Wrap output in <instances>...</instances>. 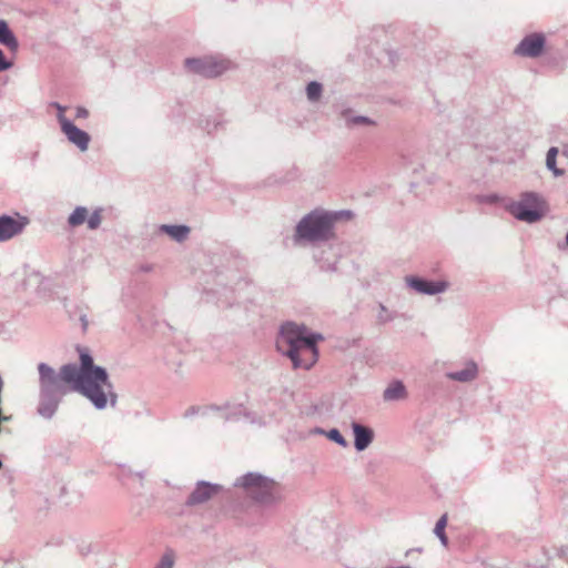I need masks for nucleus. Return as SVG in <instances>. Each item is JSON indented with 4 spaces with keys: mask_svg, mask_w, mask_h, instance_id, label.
I'll return each mask as SVG.
<instances>
[{
    "mask_svg": "<svg viewBox=\"0 0 568 568\" xmlns=\"http://www.w3.org/2000/svg\"><path fill=\"white\" fill-rule=\"evenodd\" d=\"M328 438L336 442L337 444L342 445V446H346L347 443L346 440L344 439V437L342 436V434L337 430V429H332L328 432Z\"/></svg>",
    "mask_w": 568,
    "mask_h": 568,
    "instance_id": "23",
    "label": "nucleus"
},
{
    "mask_svg": "<svg viewBox=\"0 0 568 568\" xmlns=\"http://www.w3.org/2000/svg\"><path fill=\"white\" fill-rule=\"evenodd\" d=\"M88 219V210L85 207H77L69 216V224L71 226H79L83 224Z\"/></svg>",
    "mask_w": 568,
    "mask_h": 568,
    "instance_id": "17",
    "label": "nucleus"
},
{
    "mask_svg": "<svg viewBox=\"0 0 568 568\" xmlns=\"http://www.w3.org/2000/svg\"><path fill=\"white\" fill-rule=\"evenodd\" d=\"M323 341L321 334L310 333L304 325H282L276 346L293 363L294 368L310 369L318 357L316 344Z\"/></svg>",
    "mask_w": 568,
    "mask_h": 568,
    "instance_id": "2",
    "label": "nucleus"
},
{
    "mask_svg": "<svg viewBox=\"0 0 568 568\" xmlns=\"http://www.w3.org/2000/svg\"><path fill=\"white\" fill-rule=\"evenodd\" d=\"M546 211L545 202L535 193H525L518 202L509 205L511 215L528 223L540 220Z\"/></svg>",
    "mask_w": 568,
    "mask_h": 568,
    "instance_id": "4",
    "label": "nucleus"
},
{
    "mask_svg": "<svg viewBox=\"0 0 568 568\" xmlns=\"http://www.w3.org/2000/svg\"><path fill=\"white\" fill-rule=\"evenodd\" d=\"M88 115H89V112L87 109L81 108V106L77 109L75 118L85 119Z\"/></svg>",
    "mask_w": 568,
    "mask_h": 568,
    "instance_id": "26",
    "label": "nucleus"
},
{
    "mask_svg": "<svg viewBox=\"0 0 568 568\" xmlns=\"http://www.w3.org/2000/svg\"><path fill=\"white\" fill-rule=\"evenodd\" d=\"M0 43L6 45L12 52H16L19 47L17 38L3 20H0Z\"/></svg>",
    "mask_w": 568,
    "mask_h": 568,
    "instance_id": "13",
    "label": "nucleus"
},
{
    "mask_svg": "<svg viewBox=\"0 0 568 568\" xmlns=\"http://www.w3.org/2000/svg\"><path fill=\"white\" fill-rule=\"evenodd\" d=\"M558 154L557 148H550L547 153L546 164L549 170L554 172L555 175H561L564 172L556 168V158Z\"/></svg>",
    "mask_w": 568,
    "mask_h": 568,
    "instance_id": "19",
    "label": "nucleus"
},
{
    "mask_svg": "<svg viewBox=\"0 0 568 568\" xmlns=\"http://www.w3.org/2000/svg\"><path fill=\"white\" fill-rule=\"evenodd\" d=\"M447 376L458 382L473 381L477 376V365L474 362H469L460 372L449 373Z\"/></svg>",
    "mask_w": 568,
    "mask_h": 568,
    "instance_id": "14",
    "label": "nucleus"
},
{
    "mask_svg": "<svg viewBox=\"0 0 568 568\" xmlns=\"http://www.w3.org/2000/svg\"><path fill=\"white\" fill-rule=\"evenodd\" d=\"M307 98L310 100H317L322 93V85L318 82H311L306 88Z\"/></svg>",
    "mask_w": 568,
    "mask_h": 568,
    "instance_id": "20",
    "label": "nucleus"
},
{
    "mask_svg": "<svg viewBox=\"0 0 568 568\" xmlns=\"http://www.w3.org/2000/svg\"><path fill=\"white\" fill-rule=\"evenodd\" d=\"M407 282L417 292L424 293V294L440 293V292H444L448 286V284L444 281L428 282V281L418 280V278H408Z\"/></svg>",
    "mask_w": 568,
    "mask_h": 568,
    "instance_id": "10",
    "label": "nucleus"
},
{
    "mask_svg": "<svg viewBox=\"0 0 568 568\" xmlns=\"http://www.w3.org/2000/svg\"><path fill=\"white\" fill-rule=\"evenodd\" d=\"M28 223V219L20 215L16 217L9 215L0 216V242L8 241L21 233Z\"/></svg>",
    "mask_w": 568,
    "mask_h": 568,
    "instance_id": "7",
    "label": "nucleus"
},
{
    "mask_svg": "<svg viewBox=\"0 0 568 568\" xmlns=\"http://www.w3.org/2000/svg\"><path fill=\"white\" fill-rule=\"evenodd\" d=\"M13 65V63L11 61H8L2 52V50H0V71H4V70H8L10 69L11 67Z\"/></svg>",
    "mask_w": 568,
    "mask_h": 568,
    "instance_id": "24",
    "label": "nucleus"
},
{
    "mask_svg": "<svg viewBox=\"0 0 568 568\" xmlns=\"http://www.w3.org/2000/svg\"><path fill=\"white\" fill-rule=\"evenodd\" d=\"M446 526H447V515L445 514L438 519V521L435 526V529H434V532L436 534V536H438V538L445 546L447 545V536L445 534Z\"/></svg>",
    "mask_w": 568,
    "mask_h": 568,
    "instance_id": "18",
    "label": "nucleus"
},
{
    "mask_svg": "<svg viewBox=\"0 0 568 568\" xmlns=\"http://www.w3.org/2000/svg\"><path fill=\"white\" fill-rule=\"evenodd\" d=\"M174 554L172 551H166L160 562L158 564V566L155 568H173V565H174Z\"/></svg>",
    "mask_w": 568,
    "mask_h": 568,
    "instance_id": "21",
    "label": "nucleus"
},
{
    "mask_svg": "<svg viewBox=\"0 0 568 568\" xmlns=\"http://www.w3.org/2000/svg\"><path fill=\"white\" fill-rule=\"evenodd\" d=\"M545 44V38L541 34H530L526 37L516 48V53L524 57H538Z\"/></svg>",
    "mask_w": 568,
    "mask_h": 568,
    "instance_id": "9",
    "label": "nucleus"
},
{
    "mask_svg": "<svg viewBox=\"0 0 568 568\" xmlns=\"http://www.w3.org/2000/svg\"><path fill=\"white\" fill-rule=\"evenodd\" d=\"M353 122L356 123V124L357 123H363V124H369L371 123V121L367 118H355L353 120Z\"/></svg>",
    "mask_w": 568,
    "mask_h": 568,
    "instance_id": "27",
    "label": "nucleus"
},
{
    "mask_svg": "<svg viewBox=\"0 0 568 568\" xmlns=\"http://www.w3.org/2000/svg\"><path fill=\"white\" fill-rule=\"evenodd\" d=\"M61 130L68 140L75 144L81 151H85L89 146L90 136L87 132L75 126L70 120L61 119Z\"/></svg>",
    "mask_w": 568,
    "mask_h": 568,
    "instance_id": "8",
    "label": "nucleus"
},
{
    "mask_svg": "<svg viewBox=\"0 0 568 568\" xmlns=\"http://www.w3.org/2000/svg\"><path fill=\"white\" fill-rule=\"evenodd\" d=\"M80 366L68 364L60 368L59 375L45 364L39 365L41 385L48 389H59L63 382L89 398L93 405L102 409L108 403L113 406L116 394L104 368L94 365L92 356L85 348L78 347Z\"/></svg>",
    "mask_w": 568,
    "mask_h": 568,
    "instance_id": "1",
    "label": "nucleus"
},
{
    "mask_svg": "<svg viewBox=\"0 0 568 568\" xmlns=\"http://www.w3.org/2000/svg\"><path fill=\"white\" fill-rule=\"evenodd\" d=\"M51 105L58 110V120H59V123L61 124V119H67V116L64 115L65 108L57 102L52 103Z\"/></svg>",
    "mask_w": 568,
    "mask_h": 568,
    "instance_id": "25",
    "label": "nucleus"
},
{
    "mask_svg": "<svg viewBox=\"0 0 568 568\" xmlns=\"http://www.w3.org/2000/svg\"><path fill=\"white\" fill-rule=\"evenodd\" d=\"M171 237L183 241L189 234V227L183 225H163L162 227Z\"/></svg>",
    "mask_w": 568,
    "mask_h": 568,
    "instance_id": "16",
    "label": "nucleus"
},
{
    "mask_svg": "<svg viewBox=\"0 0 568 568\" xmlns=\"http://www.w3.org/2000/svg\"><path fill=\"white\" fill-rule=\"evenodd\" d=\"M216 487L209 484H201L191 494L189 501L190 504H201L209 500L214 494H216Z\"/></svg>",
    "mask_w": 568,
    "mask_h": 568,
    "instance_id": "12",
    "label": "nucleus"
},
{
    "mask_svg": "<svg viewBox=\"0 0 568 568\" xmlns=\"http://www.w3.org/2000/svg\"><path fill=\"white\" fill-rule=\"evenodd\" d=\"M353 430L355 435V447L358 450H364L373 439V432L359 424H353Z\"/></svg>",
    "mask_w": 568,
    "mask_h": 568,
    "instance_id": "11",
    "label": "nucleus"
},
{
    "mask_svg": "<svg viewBox=\"0 0 568 568\" xmlns=\"http://www.w3.org/2000/svg\"><path fill=\"white\" fill-rule=\"evenodd\" d=\"M101 213L100 211H94L90 216L88 215V219H87V222H88V227L91 229V230H95L99 227V225L101 224Z\"/></svg>",
    "mask_w": 568,
    "mask_h": 568,
    "instance_id": "22",
    "label": "nucleus"
},
{
    "mask_svg": "<svg viewBox=\"0 0 568 568\" xmlns=\"http://www.w3.org/2000/svg\"><path fill=\"white\" fill-rule=\"evenodd\" d=\"M407 395L406 388L400 382H394L384 392V399L396 400L403 399Z\"/></svg>",
    "mask_w": 568,
    "mask_h": 568,
    "instance_id": "15",
    "label": "nucleus"
},
{
    "mask_svg": "<svg viewBox=\"0 0 568 568\" xmlns=\"http://www.w3.org/2000/svg\"><path fill=\"white\" fill-rule=\"evenodd\" d=\"M240 481L254 498L261 501H266L272 495V491L276 488L274 481L255 474L245 475Z\"/></svg>",
    "mask_w": 568,
    "mask_h": 568,
    "instance_id": "6",
    "label": "nucleus"
},
{
    "mask_svg": "<svg viewBox=\"0 0 568 568\" xmlns=\"http://www.w3.org/2000/svg\"><path fill=\"white\" fill-rule=\"evenodd\" d=\"M185 67L194 73L206 78H214L226 71L230 68V63L225 60L205 57L203 59H187Z\"/></svg>",
    "mask_w": 568,
    "mask_h": 568,
    "instance_id": "5",
    "label": "nucleus"
},
{
    "mask_svg": "<svg viewBox=\"0 0 568 568\" xmlns=\"http://www.w3.org/2000/svg\"><path fill=\"white\" fill-rule=\"evenodd\" d=\"M342 213L313 211L304 216L296 226L295 242L306 240L310 242L327 241L334 237L333 227Z\"/></svg>",
    "mask_w": 568,
    "mask_h": 568,
    "instance_id": "3",
    "label": "nucleus"
}]
</instances>
